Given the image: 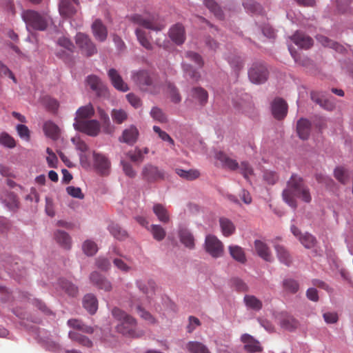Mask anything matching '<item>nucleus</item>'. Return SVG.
Here are the masks:
<instances>
[{"label":"nucleus","mask_w":353,"mask_h":353,"mask_svg":"<svg viewBox=\"0 0 353 353\" xmlns=\"http://www.w3.org/2000/svg\"><path fill=\"white\" fill-rule=\"evenodd\" d=\"M127 19L137 26L134 30V34L139 43L145 50H152L154 47L150 32L143 28L156 32L161 31L166 26L165 21L157 16L148 13L132 14L127 16Z\"/></svg>","instance_id":"nucleus-1"},{"label":"nucleus","mask_w":353,"mask_h":353,"mask_svg":"<svg viewBox=\"0 0 353 353\" xmlns=\"http://www.w3.org/2000/svg\"><path fill=\"white\" fill-rule=\"evenodd\" d=\"M282 196L284 201L294 209L297 207L296 197L305 203H310L312 200L310 190L304 183L303 179L294 174L287 182V186L282 192Z\"/></svg>","instance_id":"nucleus-2"},{"label":"nucleus","mask_w":353,"mask_h":353,"mask_svg":"<svg viewBox=\"0 0 353 353\" xmlns=\"http://www.w3.org/2000/svg\"><path fill=\"white\" fill-rule=\"evenodd\" d=\"M112 314L119 321L117 325V330L119 333L135 338L140 337L143 334L142 331H137V321L130 315L118 307L113 308Z\"/></svg>","instance_id":"nucleus-3"},{"label":"nucleus","mask_w":353,"mask_h":353,"mask_svg":"<svg viewBox=\"0 0 353 353\" xmlns=\"http://www.w3.org/2000/svg\"><path fill=\"white\" fill-rule=\"evenodd\" d=\"M133 81L142 90L152 94L159 93L162 88L161 83L156 77H151L146 71L142 70L133 76Z\"/></svg>","instance_id":"nucleus-4"},{"label":"nucleus","mask_w":353,"mask_h":353,"mask_svg":"<svg viewBox=\"0 0 353 353\" xmlns=\"http://www.w3.org/2000/svg\"><path fill=\"white\" fill-rule=\"evenodd\" d=\"M21 16L28 28L30 27L34 30L43 31L48 26L46 17L34 10H24Z\"/></svg>","instance_id":"nucleus-5"},{"label":"nucleus","mask_w":353,"mask_h":353,"mask_svg":"<svg viewBox=\"0 0 353 353\" xmlns=\"http://www.w3.org/2000/svg\"><path fill=\"white\" fill-rule=\"evenodd\" d=\"M248 77L253 83H265L268 77L267 67L261 62L254 63L248 70Z\"/></svg>","instance_id":"nucleus-6"},{"label":"nucleus","mask_w":353,"mask_h":353,"mask_svg":"<svg viewBox=\"0 0 353 353\" xmlns=\"http://www.w3.org/2000/svg\"><path fill=\"white\" fill-rule=\"evenodd\" d=\"M204 248L206 252L213 258H219L223 254V244L214 235L206 236Z\"/></svg>","instance_id":"nucleus-7"},{"label":"nucleus","mask_w":353,"mask_h":353,"mask_svg":"<svg viewBox=\"0 0 353 353\" xmlns=\"http://www.w3.org/2000/svg\"><path fill=\"white\" fill-rule=\"evenodd\" d=\"M74 127L78 131L91 137H96L100 131V124L97 120L77 119Z\"/></svg>","instance_id":"nucleus-8"},{"label":"nucleus","mask_w":353,"mask_h":353,"mask_svg":"<svg viewBox=\"0 0 353 353\" xmlns=\"http://www.w3.org/2000/svg\"><path fill=\"white\" fill-rule=\"evenodd\" d=\"M76 44L81 49L82 53L87 57H90L97 53V50L95 44L88 35L79 32L75 37Z\"/></svg>","instance_id":"nucleus-9"},{"label":"nucleus","mask_w":353,"mask_h":353,"mask_svg":"<svg viewBox=\"0 0 353 353\" xmlns=\"http://www.w3.org/2000/svg\"><path fill=\"white\" fill-rule=\"evenodd\" d=\"M79 8V0H61L59 10L62 17L70 18L77 13Z\"/></svg>","instance_id":"nucleus-10"},{"label":"nucleus","mask_w":353,"mask_h":353,"mask_svg":"<svg viewBox=\"0 0 353 353\" xmlns=\"http://www.w3.org/2000/svg\"><path fill=\"white\" fill-rule=\"evenodd\" d=\"M168 35L170 39L178 46L183 44L186 37L185 28L181 23L172 26L169 30Z\"/></svg>","instance_id":"nucleus-11"},{"label":"nucleus","mask_w":353,"mask_h":353,"mask_svg":"<svg viewBox=\"0 0 353 353\" xmlns=\"http://www.w3.org/2000/svg\"><path fill=\"white\" fill-rule=\"evenodd\" d=\"M108 75L115 89L121 92H127L129 90L128 85L124 82L117 70L114 68L110 69L108 72Z\"/></svg>","instance_id":"nucleus-12"},{"label":"nucleus","mask_w":353,"mask_h":353,"mask_svg":"<svg viewBox=\"0 0 353 353\" xmlns=\"http://www.w3.org/2000/svg\"><path fill=\"white\" fill-rule=\"evenodd\" d=\"M143 178L149 182L156 181L164 177L163 172L152 165L148 164L144 166L142 171Z\"/></svg>","instance_id":"nucleus-13"},{"label":"nucleus","mask_w":353,"mask_h":353,"mask_svg":"<svg viewBox=\"0 0 353 353\" xmlns=\"http://www.w3.org/2000/svg\"><path fill=\"white\" fill-rule=\"evenodd\" d=\"M94 166L101 175H107L109 174L110 168V162L109 159L101 154L94 152Z\"/></svg>","instance_id":"nucleus-14"},{"label":"nucleus","mask_w":353,"mask_h":353,"mask_svg":"<svg viewBox=\"0 0 353 353\" xmlns=\"http://www.w3.org/2000/svg\"><path fill=\"white\" fill-rule=\"evenodd\" d=\"M272 112L275 119L278 120L283 119L288 112L286 102L280 98L274 99L272 103Z\"/></svg>","instance_id":"nucleus-15"},{"label":"nucleus","mask_w":353,"mask_h":353,"mask_svg":"<svg viewBox=\"0 0 353 353\" xmlns=\"http://www.w3.org/2000/svg\"><path fill=\"white\" fill-rule=\"evenodd\" d=\"M91 28L92 34L97 41L103 42L106 40L108 37V29L101 19H97L94 20L92 24Z\"/></svg>","instance_id":"nucleus-16"},{"label":"nucleus","mask_w":353,"mask_h":353,"mask_svg":"<svg viewBox=\"0 0 353 353\" xmlns=\"http://www.w3.org/2000/svg\"><path fill=\"white\" fill-rule=\"evenodd\" d=\"M241 340L244 343V350L250 353L259 352L263 350L260 343L248 334H243Z\"/></svg>","instance_id":"nucleus-17"},{"label":"nucleus","mask_w":353,"mask_h":353,"mask_svg":"<svg viewBox=\"0 0 353 353\" xmlns=\"http://www.w3.org/2000/svg\"><path fill=\"white\" fill-rule=\"evenodd\" d=\"M290 39L302 49L307 50L313 46V39L302 32L296 31Z\"/></svg>","instance_id":"nucleus-18"},{"label":"nucleus","mask_w":353,"mask_h":353,"mask_svg":"<svg viewBox=\"0 0 353 353\" xmlns=\"http://www.w3.org/2000/svg\"><path fill=\"white\" fill-rule=\"evenodd\" d=\"M86 81L90 88L94 91L98 96H105L107 94V88L102 83L97 76L90 75L87 77Z\"/></svg>","instance_id":"nucleus-19"},{"label":"nucleus","mask_w":353,"mask_h":353,"mask_svg":"<svg viewBox=\"0 0 353 353\" xmlns=\"http://www.w3.org/2000/svg\"><path fill=\"white\" fill-rule=\"evenodd\" d=\"M274 248L279 261L286 266L291 265L292 257L289 251L283 245L277 243L276 241H274Z\"/></svg>","instance_id":"nucleus-20"},{"label":"nucleus","mask_w":353,"mask_h":353,"mask_svg":"<svg viewBox=\"0 0 353 353\" xmlns=\"http://www.w3.org/2000/svg\"><path fill=\"white\" fill-rule=\"evenodd\" d=\"M90 279L99 289L104 290L105 291H110L112 289L110 282L98 272H92Z\"/></svg>","instance_id":"nucleus-21"},{"label":"nucleus","mask_w":353,"mask_h":353,"mask_svg":"<svg viewBox=\"0 0 353 353\" xmlns=\"http://www.w3.org/2000/svg\"><path fill=\"white\" fill-rule=\"evenodd\" d=\"M138 137L139 131L137 128L134 125H131L123 131L122 136L119 138V141L130 145H132L137 142Z\"/></svg>","instance_id":"nucleus-22"},{"label":"nucleus","mask_w":353,"mask_h":353,"mask_svg":"<svg viewBox=\"0 0 353 353\" xmlns=\"http://www.w3.org/2000/svg\"><path fill=\"white\" fill-rule=\"evenodd\" d=\"M254 248L257 254L263 260L268 262L273 261L274 258L271 250L266 243L260 240H256Z\"/></svg>","instance_id":"nucleus-23"},{"label":"nucleus","mask_w":353,"mask_h":353,"mask_svg":"<svg viewBox=\"0 0 353 353\" xmlns=\"http://www.w3.org/2000/svg\"><path fill=\"white\" fill-rule=\"evenodd\" d=\"M312 124L306 119L301 118L297 121L296 131L300 139L307 140L310 134Z\"/></svg>","instance_id":"nucleus-24"},{"label":"nucleus","mask_w":353,"mask_h":353,"mask_svg":"<svg viewBox=\"0 0 353 353\" xmlns=\"http://www.w3.org/2000/svg\"><path fill=\"white\" fill-rule=\"evenodd\" d=\"M137 287L147 296L148 298H150L154 293L157 288L156 283L152 280H148L146 283L138 280L136 281Z\"/></svg>","instance_id":"nucleus-25"},{"label":"nucleus","mask_w":353,"mask_h":353,"mask_svg":"<svg viewBox=\"0 0 353 353\" xmlns=\"http://www.w3.org/2000/svg\"><path fill=\"white\" fill-rule=\"evenodd\" d=\"M216 159L219 160L224 168H226L230 170H236L239 168L238 162L231 159L223 152H219L216 154Z\"/></svg>","instance_id":"nucleus-26"},{"label":"nucleus","mask_w":353,"mask_h":353,"mask_svg":"<svg viewBox=\"0 0 353 353\" xmlns=\"http://www.w3.org/2000/svg\"><path fill=\"white\" fill-rule=\"evenodd\" d=\"M152 210L159 221L164 224L170 222V216L164 205L161 203H156L153 205Z\"/></svg>","instance_id":"nucleus-27"},{"label":"nucleus","mask_w":353,"mask_h":353,"mask_svg":"<svg viewBox=\"0 0 353 353\" xmlns=\"http://www.w3.org/2000/svg\"><path fill=\"white\" fill-rule=\"evenodd\" d=\"M311 99L321 107L327 110H332L334 108V103L325 98L324 95L320 92H312Z\"/></svg>","instance_id":"nucleus-28"},{"label":"nucleus","mask_w":353,"mask_h":353,"mask_svg":"<svg viewBox=\"0 0 353 353\" xmlns=\"http://www.w3.org/2000/svg\"><path fill=\"white\" fill-rule=\"evenodd\" d=\"M83 305L90 314H94L98 309L96 296L92 294H86L83 298Z\"/></svg>","instance_id":"nucleus-29"},{"label":"nucleus","mask_w":353,"mask_h":353,"mask_svg":"<svg viewBox=\"0 0 353 353\" xmlns=\"http://www.w3.org/2000/svg\"><path fill=\"white\" fill-rule=\"evenodd\" d=\"M228 250L232 259L237 262L243 264L247 261L245 253L241 247L236 245H232L228 247Z\"/></svg>","instance_id":"nucleus-30"},{"label":"nucleus","mask_w":353,"mask_h":353,"mask_svg":"<svg viewBox=\"0 0 353 353\" xmlns=\"http://www.w3.org/2000/svg\"><path fill=\"white\" fill-rule=\"evenodd\" d=\"M192 97L198 101V103L203 106L205 105L208 99V92L201 87H195L192 89Z\"/></svg>","instance_id":"nucleus-31"},{"label":"nucleus","mask_w":353,"mask_h":353,"mask_svg":"<svg viewBox=\"0 0 353 353\" xmlns=\"http://www.w3.org/2000/svg\"><path fill=\"white\" fill-rule=\"evenodd\" d=\"M221 232L225 236H230L235 232L236 228L231 220L225 217L219 219Z\"/></svg>","instance_id":"nucleus-32"},{"label":"nucleus","mask_w":353,"mask_h":353,"mask_svg":"<svg viewBox=\"0 0 353 353\" xmlns=\"http://www.w3.org/2000/svg\"><path fill=\"white\" fill-rule=\"evenodd\" d=\"M181 242L187 248L192 249L194 246V239L191 232L185 228H181L179 231Z\"/></svg>","instance_id":"nucleus-33"},{"label":"nucleus","mask_w":353,"mask_h":353,"mask_svg":"<svg viewBox=\"0 0 353 353\" xmlns=\"http://www.w3.org/2000/svg\"><path fill=\"white\" fill-rule=\"evenodd\" d=\"M43 130L47 137L54 140L58 139L59 135V128L53 122L50 121L45 122L43 124Z\"/></svg>","instance_id":"nucleus-34"},{"label":"nucleus","mask_w":353,"mask_h":353,"mask_svg":"<svg viewBox=\"0 0 353 353\" xmlns=\"http://www.w3.org/2000/svg\"><path fill=\"white\" fill-rule=\"evenodd\" d=\"M69 338L79 345L86 347H91L92 346V341L88 339L87 336L81 334L77 332L70 331L68 334Z\"/></svg>","instance_id":"nucleus-35"},{"label":"nucleus","mask_w":353,"mask_h":353,"mask_svg":"<svg viewBox=\"0 0 353 353\" xmlns=\"http://www.w3.org/2000/svg\"><path fill=\"white\" fill-rule=\"evenodd\" d=\"M57 242L65 249H70L71 247V239L68 234L62 230H57L54 234Z\"/></svg>","instance_id":"nucleus-36"},{"label":"nucleus","mask_w":353,"mask_h":353,"mask_svg":"<svg viewBox=\"0 0 353 353\" xmlns=\"http://www.w3.org/2000/svg\"><path fill=\"white\" fill-rule=\"evenodd\" d=\"M94 114V110L92 104L89 103L85 106L79 108L77 111V119L85 120V119L91 118Z\"/></svg>","instance_id":"nucleus-37"},{"label":"nucleus","mask_w":353,"mask_h":353,"mask_svg":"<svg viewBox=\"0 0 353 353\" xmlns=\"http://www.w3.org/2000/svg\"><path fill=\"white\" fill-rule=\"evenodd\" d=\"M108 230L111 234L118 240L122 241L128 237L127 232L119 224L112 223L109 225Z\"/></svg>","instance_id":"nucleus-38"},{"label":"nucleus","mask_w":353,"mask_h":353,"mask_svg":"<svg viewBox=\"0 0 353 353\" xmlns=\"http://www.w3.org/2000/svg\"><path fill=\"white\" fill-rule=\"evenodd\" d=\"M68 325L70 327L81 330L88 334H92L94 332V328L92 327L84 325L81 321L78 319H69L68 321Z\"/></svg>","instance_id":"nucleus-39"},{"label":"nucleus","mask_w":353,"mask_h":353,"mask_svg":"<svg viewBox=\"0 0 353 353\" xmlns=\"http://www.w3.org/2000/svg\"><path fill=\"white\" fill-rule=\"evenodd\" d=\"M205 6L214 14L216 18L223 20L224 18L223 12L220 6L214 1V0H204Z\"/></svg>","instance_id":"nucleus-40"},{"label":"nucleus","mask_w":353,"mask_h":353,"mask_svg":"<svg viewBox=\"0 0 353 353\" xmlns=\"http://www.w3.org/2000/svg\"><path fill=\"white\" fill-rule=\"evenodd\" d=\"M244 303L248 307L256 311L260 310L263 306L261 301L253 295H245Z\"/></svg>","instance_id":"nucleus-41"},{"label":"nucleus","mask_w":353,"mask_h":353,"mask_svg":"<svg viewBox=\"0 0 353 353\" xmlns=\"http://www.w3.org/2000/svg\"><path fill=\"white\" fill-rule=\"evenodd\" d=\"M59 286L60 288L64 290V292L71 296H75L78 294V288L71 282L65 280L61 279L59 281Z\"/></svg>","instance_id":"nucleus-42"},{"label":"nucleus","mask_w":353,"mask_h":353,"mask_svg":"<svg viewBox=\"0 0 353 353\" xmlns=\"http://www.w3.org/2000/svg\"><path fill=\"white\" fill-rule=\"evenodd\" d=\"M187 348L191 353H210L205 345L198 341H190Z\"/></svg>","instance_id":"nucleus-43"},{"label":"nucleus","mask_w":353,"mask_h":353,"mask_svg":"<svg viewBox=\"0 0 353 353\" xmlns=\"http://www.w3.org/2000/svg\"><path fill=\"white\" fill-rule=\"evenodd\" d=\"M150 231L153 236V238L158 241H161L164 239L166 235L165 230L163 228L157 224H153L150 226Z\"/></svg>","instance_id":"nucleus-44"},{"label":"nucleus","mask_w":353,"mask_h":353,"mask_svg":"<svg viewBox=\"0 0 353 353\" xmlns=\"http://www.w3.org/2000/svg\"><path fill=\"white\" fill-rule=\"evenodd\" d=\"M283 287L286 292L295 294L299 289V284L293 279H286L283 281Z\"/></svg>","instance_id":"nucleus-45"},{"label":"nucleus","mask_w":353,"mask_h":353,"mask_svg":"<svg viewBox=\"0 0 353 353\" xmlns=\"http://www.w3.org/2000/svg\"><path fill=\"white\" fill-rule=\"evenodd\" d=\"M228 62L236 73L243 68L244 60L239 56L232 55L228 58Z\"/></svg>","instance_id":"nucleus-46"},{"label":"nucleus","mask_w":353,"mask_h":353,"mask_svg":"<svg viewBox=\"0 0 353 353\" xmlns=\"http://www.w3.org/2000/svg\"><path fill=\"white\" fill-rule=\"evenodd\" d=\"M113 121L117 124H121L128 118L126 112L121 109H113L111 112Z\"/></svg>","instance_id":"nucleus-47"},{"label":"nucleus","mask_w":353,"mask_h":353,"mask_svg":"<svg viewBox=\"0 0 353 353\" xmlns=\"http://www.w3.org/2000/svg\"><path fill=\"white\" fill-rule=\"evenodd\" d=\"M334 177L342 184L349 181L347 171L343 167H338L334 170Z\"/></svg>","instance_id":"nucleus-48"},{"label":"nucleus","mask_w":353,"mask_h":353,"mask_svg":"<svg viewBox=\"0 0 353 353\" xmlns=\"http://www.w3.org/2000/svg\"><path fill=\"white\" fill-rule=\"evenodd\" d=\"M83 250L86 255L93 256L98 251V247L95 242L87 240L83 244Z\"/></svg>","instance_id":"nucleus-49"},{"label":"nucleus","mask_w":353,"mask_h":353,"mask_svg":"<svg viewBox=\"0 0 353 353\" xmlns=\"http://www.w3.org/2000/svg\"><path fill=\"white\" fill-rule=\"evenodd\" d=\"M299 241L307 249L312 248L316 243V239L309 233L303 234V236H300Z\"/></svg>","instance_id":"nucleus-50"},{"label":"nucleus","mask_w":353,"mask_h":353,"mask_svg":"<svg viewBox=\"0 0 353 353\" xmlns=\"http://www.w3.org/2000/svg\"><path fill=\"white\" fill-rule=\"evenodd\" d=\"M0 144L9 148H13L16 145L14 139L6 132L0 134Z\"/></svg>","instance_id":"nucleus-51"},{"label":"nucleus","mask_w":353,"mask_h":353,"mask_svg":"<svg viewBox=\"0 0 353 353\" xmlns=\"http://www.w3.org/2000/svg\"><path fill=\"white\" fill-rule=\"evenodd\" d=\"M176 173L182 178L188 180H194L199 176V172L197 170H184L182 169H177Z\"/></svg>","instance_id":"nucleus-52"},{"label":"nucleus","mask_w":353,"mask_h":353,"mask_svg":"<svg viewBox=\"0 0 353 353\" xmlns=\"http://www.w3.org/2000/svg\"><path fill=\"white\" fill-rule=\"evenodd\" d=\"M136 311L143 319L147 321L149 323L154 324L156 323V320L152 315L141 305L136 306Z\"/></svg>","instance_id":"nucleus-53"},{"label":"nucleus","mask_w":353,"mask_h":353,"mask_svg":"<svg viewBox=\"0 0 353 353\" xmlns=\"http://www.w3.org/2000/svg\"><path fill=\"white\" fill-rule=\"evenodd\" d=\"M185 57L194 62L199 68H202L204 65L202 57L197 52L188 51L185 52Z\"/></svg>","instance_id":"nucleus-54"},{"label":"nucleus","mask_w":353,"mask_h":353,"mask_svg":"<svg viewBox=\"0 0 353 353\" xmlns=\"http://www.w3.org/2000/svg\"><path fill=\"white\" fill-rule=\"evenodd\" d=\"M167 89L170 94L172 101L175 103H179L181 100V97L176 88L172 83H168L167 84Z\"/></svg>","instance_id":"nucleus-55"},{"label":"nucleus","mask_w":353,"mask_h":353,"mask_svg":"<svg viewBox=\"0 0 353 353\" xmlns=\"http://www.w3.org/2000/svg\"><path fill=\"white\" fill-rule=\"evenodd\" d=\"M263 179L270 185L275 184L279 180L278 174L272 170H265L263 172Z\"/></svg>","instance_id":"nucleus-56"},{"label":"nucleus","mask_w":353,"mask_h":353,"mask_svg":"<svg viewBox=\"0 0 353 353\" xmlns=\"http://www.w3.org/2000/svg\"><path fill=\"white\" fill-rule=\"evenodd\" d=\"M150 115L154 119L158 121L159 122L165 123L167 121L166 116L165 115V114L160 108L157 107H154L151 110Z\"/></svg>","instance_id":"nucleus-57"},{"label":"nucleus","mask_w":353,"mask_h":353,"mask_svg":"<svg viewBox=\"0 0 353 353\" xmlns=\"http://www.w3.org/2000/svg\"><path fill=\"white\" fill-rule=\"evenodd\" d=\"M281 325L286 330H292L297 327L298 322L293 317L287 316L282 320Z\"/></svg>","instance_id":"nucleus-58"},{"label":"nucleus","mask_w":353,"mask_h":353,"mask_svg":"<svg viewBox=\"0 0 353 353\" xmlns=\"http://www.w3.org/2000/svg\"><path fill=\"white\" fill-rule=\"evenodd\" d=\"M244 8L252 13L261 11V6L253 0H247L243 3Z\"/></svg>","instance_id":"nucleus-59"},{"label":"nucleus","mask_w":353,"mask_h":353,"mask_svg":"<svg viewBox=\"0 0 353 353\" xmlns=\"http://www.w3.org/2000/svg\"><path fill=\"white\" fill-rule=\"evenodd\" d=\"M183 70L185 72L186 74L189 76L194 81H198L201 75L199 72H197L195 69L192 68V65L188 64L183 65Z\"/></svg>","instance_id":"nucleus-60"},{"label":"nucleus","mask_w":353,"mask_h":353,"mask_svg":"<svg viewBox=\"0 0 353 353\" xmlns=\"http://www.w3.org/2000/svg\"><path fill=\"white\" fill-rule=\"evenodd\" d=\"M46 152L48 154V156L46 158V161H47L48 166L50 168H56L57 167V164H58V159H57L56 154L49 148H48L46 149Z\"/></svg>","instance_id":"nucleus-61"},{"label":"nucleus","mask_w":353,"mask_h":353,"mask_svg":"<svg viewBox=\"0 0 353 353\" xmlns=\"http://www.w3.org/2000/svg\"><path fill=\"white\" fill-rule=\"evenodd\" d=\"M128 156L134 162H141L143 160L142 152L138 148H136L134 151H130Z\"/></svg>","instance_id":"nucleus-62"},{"label":"nucleus","mask_w":353,"mask_h":353,"mask_svg":"<svg viewBox=\"0 0 353 353\" xmlns=\"http://www.w3.org/2000/svg\"><path fill=\"white\" fill-rule=\"evenodd\" d=\"M17 131L21 138L27 141L30 139V130L26 125L23 124L17 125Z\"/></svg>","instance_id":"nucleus-63"},{"label":"nucleus","mask_w":353,"mask_h":353,"mask_svg":"<svg viewBox=\"0 0 353 353\" xmlns=\"http://www.w3.org/2000/svg\"><path fill=\"white\" fill-rule=\"evenodd\" d=\"M126 98H127L128 102L134 108H138L141 107L142 105L140 98L133 93L128 94L126 95Z\"/></svg>","instance_id":"nucleus-64"}]
</instances>
